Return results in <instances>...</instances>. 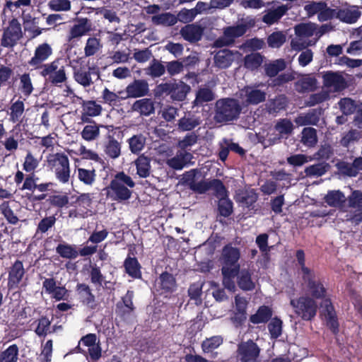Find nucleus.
Returning a JSON list of instances; mask_svg holds the SVG:
<instances>
[{
  "instance_id": "aec40b11",
  "label": "nucleus",
  "mask_w": 362,
  "mask_h": 362,
  "mask_svg": "<svg viewBox=\"0 0 362 362\" xmlns=\"http://www.w3.org/2000/svg\"><path fill=\"white\" fill-rule=\"evenodd\" d=\"M25 274L23 264L20 261H16L12 266L8 278V285L11 288L17 287L21 281Z\"/></svg>"
},
{
  "instance_id": "680f3d73",
  "label": "nucleus",
  "mask_w": 362,
  "mask_h": 362,
  "mask_svg": "<svg viewBox=\"0 0 362 362\" xmlns=\"http://www.w3.org/2000/svg\"><path fill=\"white\" fill-rule=\"evenodd\" d=\"M196 16V13L193 8H183L177 13L176 18L177 21H179L182 23H187L192 21Z\"/></svg>"
},
{
  "instance_id": "20e7f679",
  "label": "nucleus",
  "mask_w": 362,
  "mask_h": 362,
  "mask_svg": "<svg viewBox=\"0 0 362 362\" xmlns=\"http://www.w3.org/2000/svg\"><path fill=\"white\" fill-rule=\"evenodd\" d=\"M240 110V106L235 100H220L216 103L215 119L218 122L231 121L238 117Z\"/></svg>"
},
{
  "instance_id": "c9c22d12",
  "label": "nucleus",
  "mask_w": 362,
  "mask_h": 362,
  "mask_svg": "<svg viewBox=\"0 0 362 362\" xmlns=\"http://www.w3.org/2000/svg\"><path fill=\"white\" fill-rule=\"evenodd\" d=\"M152 21L157 25H163L167 26L173 25L177 23V18L175 15L170 13H165L152 17Z\"/></svg>"
},
{
  "instance_id": "a18cd8bd",
  "label": "nucleus",
  "mask_w": 362,
  "mask_h": 362,
  "mask_svg": "<svg viewBox=\"0 0 362 362\" xmlns=\"http://www.w3.org/2000/svg\"><path fill=\"white\" fill-rule=\"evenodd\" d=\"M39 164L40 159L35 157L31 152L28 151L23 164V170L27 173H33L37 168Z\"/></svg>"
},
{
  "instance_id": "052dcab7",
  "label": "nucleus",
  "mask_w": 362,
  "mask_h": 362,
  "mask_svg": "<svg viewBox=\"0 0 362 362\" xmlns=\"http://www.w3.org/2000/svg\"><path fill=\"white\" fill-rule=\"evenodd\" d=\"M315 40L313 43L311 41H306L304 37L296 35L291 42V48L296 51L302 50L308 46L314 45L316 42Z\"/></svg>"
},
{
  "instance_id": "c756f323",
  "label": "nucleus",
  "mask_w": 362,
  "mask_h": 362,
  "mask_svg": "<svg viewBox=\"0 0 362 362\" xmlns=\"http://www.w3.org/2000/svg\"><path fill=\"white\" fill-rule=\"evenodd\" d=\"M319 118L317 113L315 111H311L305 114H301L298 115L296 119L295 122L298 126H305L310 124H316L318 122Z\"/></svg>"
},
{
  "instance_id": "4c0bfd02",
  "label": "nucleus",
  "mask_w": 362,
  "mask_h": 362,
  "mask_svg": "<svg viewBox=\"0 0 362 362\" xmlns=\"http://www.w3.org/2000/svg\"><path fill=\"white\" fill-rule=\"evenodd\" d=\"M223 343V339L220 336H214L203 341L202 348L204 353L211 352L217 349Z\"/></svg>"
},
{
  "instance_id": "6e6d98bb",
  "label": "nucleus",
  "mask_w": 362,
  "mask_h": 362,
  "mask_svg": "<svg viewBox=\"0 0 362 362\" xmlns=\"http://www.w3.org/2000/svg\"><path fill=\"white\" fill-rule=\"evenodd\" d=\"M218 209L220 214L225 217L230 215L233 211V203L228 196L219 199Z\"/></svg>"
},
{
  "instance_id": "79ce46f5",
  "label": "nucleus",
  "mask_w": 362,
  "mask_h": 362,
  "mask_svg": "<svg viewBox=\"0 0 362 362\" xmlns=\"http://www.w3.org/2000/svg\"><path fill=\"white\" fill-rule=\"evenodd\" d=\"M47 6L54 11H69L71 8V4L69 0H49Z\"/></svg>"
},
{
  "instance_id": "473e14b6",
  "label": "nucleus",
  "mask_w": 362,
  "mask_h": 362,
  "mask_svg": "<svg viewBox=\"0 0 362 362\" xmlns=\"http://www.w3.org/2000/svg\"><path fill=\"white\" fill-rule=\"evenodd\" d=\"M298 84L303 90H315L318 88L317 80L312 74L303 76L298 81Z\"/></svg>"
},
{
  "instance_id": "6ab92c4d",
  "label": "nucleus",
  "mask_w": 362,
  "mask_h": 362,
  "mask_svg": "<svg viewBox=\"0 0 362 362\" xmlns=\"http://www.w3.org/2000/svg\"><path fill=\"white\" fill-rule=\"evenodd\" d=\"M156 287L161 293L172 292L175 288V280L170 274H162L156 281Z\"/></svg>"
},
{
  "instance_id": "8fccbe9b",
  "label": "nucleus",
  "mask_w": 362,
  "mask_h": 362,
  "mask_svg": "<svg viewBox=\"0 0 362 362\" xmlns=\"http://www.w3.org/2000/svg\"><path fill=\"white\" fill-rule=\"evenodd\" d=\"M327 165L323 163L310 165L305 169L307 176L319 177L325 173L327 169Z\"/></svg>"
},
{
  "instance_id": "f03ea898",
  "label": "nucleus",
  "mask_w": 362,
  "mask_h": 362,
  "mask_svg": "<svg viewBox=\"0 0 362 362\" xmlns=\"http://www.w3.org/2000/svg\"><path fill=\"white\" fill-rule=\"evenodd\" d=\"M134 186L135 182L130 176L123 172L119 173L115 175L107 187V195L115 201L128 200L132 196V189Z\"/></svg>"
},
{
  "instance_id": "c85d7f7f",
  "label": "nucleus",
  "mask_w": 362,
  "mask_h": 362,
  "mask_svg": "<svg viewBox=\"0 0 362 362\" xmlns=\"http://www.w3.org/2000/svg\"><path fill=\"white\" fill-rule=\"evenodd\" d=\"M271 309L267 306L260 307L257 313L250 317V321L254 324L267 322L272 316Z\"/></svg>"
},
{
  "instance_id": "a878e982",
  "label": "nucleus",
  "mask_w": 362,
  "mask_h": 362,
  "mask_svg": "<svg viewBox=\"0 0 362 362\" xmlns=\"http://www.w3.org/2000/svg\"><path fill=\"white\" fill-rule=\"evenodd\" d=\"M137 174L141 177H146L150 174V160L144 155L140 156L136 160Z\"/></svg>"
},
{
  "instance_id": "0e129e2a",
  "label": "nucleus",
  "mask_w": 362,
  "mask_h": 362,
  "mask_svg": "<svg viewBox=\"0 0 362 362\" xmlns=\"http://www.w3.org/2000/svg\"><path fill=\"white\" fill-rule=\"evenodd\" d=\"M268 328L272 338H277L281 334L282 322L278 318H274L269 324Z\"/></svg>"
},
{
  "instance_id": "f257e3e1",
  "label": "nucleus",
  "mask_w": 362,
  "mask_h": 362,
  "mask_svg": "<svg viewBox=\"0 0 362 362\" xmlns=\"http://www.w3.org/2000/svg\"><path fill=\"white\" fill-rule=\"evenodd\" d=\"M308 282H303L305 294L298 298L291 299L290 305L295 313L303 320H310L317 314L320 305L321 313L327 325L336 332L338 322L334 308L330 300L327 297L326 290L320 281L308 279Z\"/></svg>"
},
{
  "instance_id": "a19ab883",
  "label": "nucleus",
  "mask_w": 362,
  "mask_h": 362,
  "mask_svg": "<svg viewBox=\"0 0 362 362\" xmlns=\"http://www.w3.org/2000/svg\"><path fill=\"white\" fill-rule=\"evenodd\" d=\"M78 178L81 182L87 185H92L95 180V173L94 170H87L79 168L77 169Z\"/></svg>"
},
{
  "instance_id": "4d7b16f0",
  "label": "nucleus",
  "mask_w": 362,
  "mask_h": 362,
  "mask_svg": "<svg viewBox=\"0 0 362 362\" xmlns=\"http://www.w3.org/2000/svg\"><path fill=\"white\" fill-rule=\"evenodd\" d=\"M31 5V0H16L15 1H7L4 8V12L7 10L14 12L16 8L22 9L24 7H28Z\"/></svg>"
},
{
  "instance_id": "5701e85b",
  "label": "nucleus",
  "mask_w": 362,
  "mask_h": 362,
  "mask_svg": "<svg viewBox=\"0 0 362 362\" xmlns=\"http://www.w3.org/2000/svg\"><path fill=\"white\" fill-rule=\"evenodd\" d=\"M296 257L300 266V273L303 282H308V279H311L314 281H320L318 276L312 270L305 266V255L302 250H298L297 252Z\"/></svg>"
},
{
  "instance_id": "bf43d9fd",
  "label": "nucleus",
  "mask_w": 362,
  "mask_h": 362,
  "mask_svg": "<svg viewBox=\"0 0 362 362\" xmlns=\"http://www.w3.org/2000/svg\"><path fill=\"white\" fill-rule=\"evenodd\" d=\"M50 320L45 317L39 319L37 326L35 329V332L39 336H45L50 332Z\"/></svg>"
},
{
  "instance_id": "2f4dec72",
  "label": "nucleus",
  "mask_w": 362,
  "mask_h": 362,
  "mask_svg": "<svg viewBox=\"0 0 362 362\" xmlns=\"http://www.w3.org/2000/svg\"><path fill=\"white\" fill-rule=\"evenodd\" d=\"M18 348L16 344L9 346L0 354V362H17Z\"/></svg>"
},
{
  "instance_id": "7c9ffc66",
  "label": "nucleus",
  "mask_w": 362,
  "mask_h": 362,
  "mask_svg": "<svg viewBox=\"0 0 362 362\" xmlns=\"http://www.w3.org/2000/svg\"><path fill=\"white\" fill-rule=\"evenodd\" d=\"M129 149L133 153H139L144 148L146 144V138L141 135H134L128 139Z\"/></svg>"
},
{
  "instance_id": "f8f14e48",
  "label": "nucleus",
  "mask_w": 362,
  "mask_h": 362,
  "mask_svg": "<svg viewBox=\"0 0 362 362\" xmlns=\"http://www.w3.org/2000/svg\"><path fill=\"white\" fill-rule=\"evenodd\" d=\"M241 54L235 51L222 49L218 51L214 57L215 64L221 69L228 67L234 60L240 59Z\"/></svg>"
},
{
  "instance_id": "f3484780",
  "label": "nucleus",
  "mask_w": 362,
  "mask_h": 362,
  "mask_svg": "<svg viewBox=\"0 0 362 362\" xmlns=\"http://www.w3.org/2000/svg\"><path fill=\"white\" fill-rule=\"evenodd\" d=\"M90 28L91 23L87 18H81L78 20L77 23L74 25L70 29L68 36L69 41L86 35L89 30H90Z\"/></svg>"
},
{
  "instance_id": "774afa93",
  "label": "nucleus",
  "mask_w": 362,
  "mask_h": 362,
  "mask_svg": "<svg viewBox=\"0 0 362 362\" xmlns=\"http://www.w3.org/2000/svg\"><path fill=\"white\" fill-rule=\"evenodd\" d=\"M201 176V173L198 170H191L189 172H187L183 176L184 182L187 185L190 189H192V185H194L198 180L199 177Z\"/></svg>"
},
{
  "instance_id": "2eb2a0df",
  "label": "nucleus",
  "mask_w": 362,
  "mask_h": 362,
  "mask_svg": "<svg viewBox=\"0 0 362 362\" xmlns=\"http://www.w3.org/2000/svg\"><path fill=\"white\" fill-rule=\"evenodd\" d=\"M324 85L327 88L335 89L344 88L346 81L342 74L339 72L327 71L322 74Z\"/></svg>"
},
{
  "instance_id": "ea45409f",
  "label": "nucleus",
  "mask_w": 362,
  "mask_h": 362,
  "mask_svg": "<svg viewBox=\"0 0 362 362\" xmlns=\"http://www.w3.org/2000/svg\"><path fill=\"white\" fill-rule=\"evenodd\" d=\"M223 274V284L224 287L231 292H234L236 289L235 284L234 282V277L237 276L238 271L228 270L225 272L221 269Z\"/></svg>"
},
{
  "instance_id": "de8ad7c7",
  "label": "nucleus",
  "mask_w": 362,
  "mask_h": 362,
  "mask_svg": "<svg viewBox=\"0 0 362 362\" xmlns=\"http://www.w3.org/2000/svg\"><path fill=\"white\" fill-rule=\"evenodd\" d=\"M126 272L132 277L138 278L140 276L139 265L136 258H127L124 262Z\"/></svg>"
},
{
  "instance_id": "69168bd1",
  "label": "nucleus",
  "mask_w": 362,
  "mask_h": 362,
  "mask_svg": "<svg viewBox=\"0 0 362 362\" xmlns=\"http://www.w3.org/2000/svg\"><path fill=\"white\" fill-rule=\"evenodd\" d=\"M339 107L345 115H350L354 112L357 106L354 102L349 98L341 99L339 103Z\"/></svg>"
},
{
  "instance_id": "c03bdc74",
  "label": "nucleus",
  "mask_w": 362,
  "mask_h": 362,
  "mask_svg": "<svg viewBox=\"0 0 362 362\" xmlns=\"http://www.w3.org/2000/svg\"><path fill=\"white\" fill-rule=\"evenodd\" d=\"M165 67L164 65L156 59L151 61L150 65L146 69L147 74L154 78L161 76L165 73Z\"/></svg>"
},
{
  "instance_id": "72a5a7b5",
  "label": "nucleus",
  "mask_w": 362,
  "mask_h": 362,
  "mask_svg": "<svg viewBox=\"0 0 362 362\" xmlns=\"http://www.w3.org/2000/svg\"><path fill=\"white\" fill-rule=\"evenodd\" d=\"M257 196L253 190L239 191L236 194V200L249 206L256 202Z\"/></svg>"
},
{
  "instance_id": "f704fd0d",
  "label": "nucleus",
  "mask_w": 362,
  "mask_h": 362,
  "mask_svg": "<svg viewBox=\"0 0 362 362\" xmlns=\"http://www.w3.org/2000/svg\"><path fill=\"white\" fill-rule=\"evenodd\" d=\"M345 201V196L339 190H333L327 193L325 202L331 206H339Z\"/></svg>"
},
{
  "instance_id": "5fc2aeb1",
  "label": "nucleus",
  "mask_w": 362,
  "mask_h": 362,
  "mask_svg": "<svg viewBox=\"0 0 362 362\" xmlns=\"http://www.w3.org/2000/svg\"><path fill=\"white\" fill-rule=\"evenodd\" d=\"M293 129V125L292 122L287 119L279 120L275 126V129L281 136L290 134L292 132Z\"/></svg>"
},
{
  "instance_id": "ddd939ff",
  "label": "nucleus",
  "mask_w": 362,
  "mask_h": 362,
  "mask_svg": "<svg viewBox=\"0 0 362 362\" xmlns=\"http://www.w3.org/2000/svg\"><path fill=\"white\" fill-rule=\"evenodd\" d=\"M193 156L185 151H180L176 155L167 160V165L173 169L181 170L183 168L192 164Z\"/></svg>"
},
{
  "instance_id": "b1692460",
  "label": "nucleus",
  "mask_w": 362,
  "mask_h": 362,
  "mask_svg": "<svg viewBox=\"0 0 362 362\" xmlns=\"http://www.w3.org/2000/svg\"><path fill=\"white\" fill-rule=\"evenodd\" d=\"M238 286L244 291H250L255 288V282L251 278L250 272L247 269L239 270L238 272Z\"/></svg>"
},
{
  "instance_id": "6e6552de",
  "label": "nucleus",
  "mask_w": 362,
  "mask_h": 362,
  "mask_svg": "<svg viewBox=\"0 0 362 362\" xmlns=\"http://www.w3.org/2000/svg\"><path fill=\"white\" fill-rule=\"evenodd\" d=\"M92 204V197L90 194L85 193L81 194L77 199V207L76 209L69 211L71 218H86L92 215V211L90 207Z\"/></svg>"
},
{
  "instance_id": "412c9836",
  "label": "nucleus",
  "mask_w": 362,
  "mask_h": 362,
  "mask_svg": "<svg viewBox=\"0 0 362 362\" xmlns=\"http://www.w3.org/2000/svg\"><path fill=\"white\" fill-rule=\"evenodd\" d=\"M203 30L197 25L190 24L182 28L180 33L182 36L189 42H197L202 37Z\"/></svg>"
},
{
  "instance_id": "3c124183",
  "label": "nucleus",
  "mask_w": 362,
  "mask_h": 362,
  "mask_svg": "<svg viewBox=\"0 0 362 362\" xmlns=\"http://www.w3.org/2000/svg\"><path fill=\"white\" fill-rule=\"evenodd\" d=\"M361 137V132L356 129H351L344 135L341 139V144L343 146L347 147L350 144L358 141Z\"/></svg>"
},
{
  "instance_id": "39448f33",
  "label": "nucleus",
  "mask_w": 362,
  "mask_h": 362,
  "mask_svg": "<svg viewBox=\"0 0 362 362\" xmlns=\"http://www.w3.org/2000/svg\"><path fill=\"white\" fill-rule=\"evenodd\" d=\"M22 36L23 32L21 23L16 18H13L9 21L8 27L4 30L1 45L5 47H13Z\"/></svg>"
},
{
  "instance_id": "0eeeda50",
  "label": "nucleus",
  "mask_w": 362,
  "mask_h": 362,
  "mask_svg": "<svg viewBox=\"0 0 362 362\" xmlns=\"http://www.w3.org/2000/svg\"><path fill=\"white\" fill-rule=\"evenodd\" d=\"M240 252L238 249L227 245L224 247L222 252V269L225 272L228 270H240V265L238 262L240 258Z\"/></svg>"
},
{
  "instance_id": "49530a36",
  "label": "nucleus",
  "mask_w": 362,
  "mask_h": 362,
  "mask_svg": "<svg viewBox=\"0 0 362 362\" xmlns=\"http://www.w3.org/2000/svg\"><path fill=\"white\" fill-rule=\"evenodd\" d=\"M263 58L259 53H252L245 58V66L247 69L254 70L257 69L262 63Z\"/></svg>"
},
{
  "instance_id": "423d86ee",
  "label": "nucleus",
  "mask_w": 362,
  "mask_h": 362,
  "mask_svg": "<svg viewBox=\"0 0 362 362\" xmlns=\"http://www.w3.org/2000/svg\"><path fill=\"white\" fill-rule=\"evenodd\" d=\"M40 74L44 77L49 76L53 83H62L66 78L64 66L60 64L59 60L42 66Z\"/></svg>"
},
{
  "instance_id": "37998d69",
  "label": "nucleus",
  "mask_w": 362,
  "mask_h": 362,
  "mask_svg": "<svg viewBox=\"0 0 362 362\" xmlns=\"http://www.w3.org/2000/svg\"><path fill=\"white\" fill-rule=\"evenodd\" d=\"M56 251L61 257L66 259H74L78 256L76 250L68 244L59 245L56 248Z\"/></svg>"
},
{
  "instance_id": "4be33fe9",
  "label": "nucleus",
  "mask_w": 362,
  "mask_h": 362,
  "mask_svg": "<svg viewBox=\"0 0 362 362\" xmlns=\"http://www.w3.org/2000/svg\"><path fill=\"white\" fill-rule=\"evenodd\" d=\"M105 127V126L103 124H97L95 122H92L83 127L81 132V136L86 141H95L99 138L100 128Z\"/></svg>"
},
{
  "instance_id": "338daca9",
  "label": "nucleus",
  "mask_w": 362,
  "mask_h": 362,
  "mask_svg": "<svg viewBox=\"0 0 362 362\" xmlns=\"http://www.w3.org/2000/svg\"><path fill=\"white\" fill-rule=\"evenodd\" d=\"M19 138L17 134H12L7 137L3 142L6 151L13 153L18 149Z\"/></svg>"
},
{
  "instance_id": "393cba45",
  "label": "nucleus",
  "mask_w": 362,
  "mask_h": 362,
  "mask_svg": "<svg viewBox=\"0 0 362 362\" xmlns=\"http://www.w3.org/2000/svg\"><path fill=\"white\" fill-rule=\"evenodd\" d=\"M104 151L108 157L117 158L121 154V144L115 139L110 136L104 146Z\"/></svg>"
},
{
  "instance_id": "58836bf2",
  "label": "nucleus",
  "mask_w": 362,
  "mask_h": 362,
  "mask_svg": "<svg viewBox=\"0 0 362 362\" xmlns=\"http://www.w3.org/2000/svg\"><path fill=\"white\" fill-rule=\"evenodd\" d=\"M101 107L93 101H88L84 103L83 107L82 119L85 121V117H95L100 114Z\"/></svg>"
},
{
  "instance_id": "13d9d810",
  "label": "nucleus",
  "mask_w": 362,
  "mask_h": 362,
  "mask_svg": "<svg viewBox=\"0 0 362 362\" xmlns=\"http://www.w3.org/2000/svg\"><path fill=\"white\" fill-rule=\"evenodd\" d=\"M0 211L10 223L16 224L18 222V218L11 210L9 202H4L0 204Z\"/></svg>"
},
{
  "instance_id": "7ed1b4c3",
  "label": "nucleus",
  "mask_w": 362,
  "mask_h": 362,
  "mask_svg": "<svg viewBox=\"0 0 362 362\" xmlns=\"http://www.w3.org/2000/svg\"><path fill=\"white\" fill-rule=\"evenodd\" d=\"M47 163V168L54 173L58 181L63 184L69 182L71 170L67 156L62 153L50 154Z\"/></svg>"
},
{
  "instance_id": "9d476101",
  "label": "nucleus",
  "mask_w": 362,
  "mask_h": 362,
  "mask_svg": "<svg viewBox=\"0 0 362 362\" xmlns=\"http://www.w3.org/2000/svg\"><path fill=\"white\" fill-rule=\"evenodd\" d=\"M238 353L243 362H258L259 349L251 340L241 343L238 346Z\"/></svg>"
},
{
  "instance_id": "dca6fc26",
  "label": "nucleus",
  "mask_w": 362,
  "mask_h": 362,
  "mask_svg": "<svg viewBox=\"0 0 362 362\" xmlns=\"http://www.w3.org/2000/svg\"><path fill=\"white\" fill-rule=\"evenodd\" d=\"M247 30V25L244 23L230 26L224 29L223 40L224 45L232 43L235 38L242 36Z\"/></svg>"
},
{
  "instance_id": "9b49d317",
  "label": "nucleus",
  "mask_w": 362,
  "mask_h": 362,
  "mask_svg": "<svg viewBox=\"0 0 362 362\" xmlns=\"http://www.w3.org/2000/svg\"><path fill=\"white\" fill-rule=\"evenodd\" d=\"M52 54V49L48 43H42L36 47L33 57L29 60L31 66L38 68L40 64L47 60Z\"/></svg>"
},
{
  "instance_id": "e433bc0d",
  "label": "nucleus",
  "mask_w": 362,
  "mask_h": 362,
  "mask_svg": "<svg viewBox=\"0 0 362 362\" xmlns=\"http://www.w3.org/2000/svg\"><path fill=\"white\" fill-rule=\"evenodd\" d=\"M301 141L307 146H314L317 141L316 130L312 127H305L302 132Z\"/></svg>"
},
{
  "instance_id": "cd10ccee",
  "label": "nucleus",
  "mask_w": 362,
  "mask_h": 362,
  "mask_svg": "<svg viewBox=\"0 0 362 362\" xmlns=\"http://www.w3.org/2000/svg\"><path fill=\"white\" fill-rule=\"evenodd\" d=\"M286 67V62L284 59H279L265 66V72L269 76H275Z\"/></svg>"
},
{
  "instance_id": "e2e57ef3",
  "label": "nucleus",
  "mask_w": 362,
  "mask_h": 362,
  "mask_svg": "<svg viewBox=\"0 0 362 362\" xmlns=\"http://www.w3.org/2000/svg\"><path fill=\"white\" fill-rule=\"evenodd\" d=\"M11 119L12 122H18L24 110V105L23 102L17 101L13 103L11 106Z\"/></svg>"
},
{
  "instance_id": "603ef678",
  "label": "nucleus",
  "mask_w": 362,
  "mask_h": 362,
  "mask_svg": "<svg viewBox=\"0 0 362 362\" xmlns=\"http://www.w3.org/2000/svg\"><path fill=\"white\" fill-rule=\"evenodd\" d=\"M199 124V119L194 117H184L178 122V127L182 131H189Z\"/></svg>"
},
{
  "instance_id": "1a4fd4ad",
  "label": "nucleus",
  "mask_w": 362,
  "mask_h": 362,
  "mask_svg": "<svg viewBox=\"0 0 362 362\" xmlns=\"http://www.w3.org/2000/svg\"><path fill=\"white\" fill-rule=\"evenodd\" d=\"M361 16L359 7L354 5L346 4L337 10V18L348 24L355 23Z\"/></svg>"
},
{
  "instance_id": "09e8293b",
  "label": "nucleus",
  "mask_w": 362,
  "mask_h": 362,
  "mask_svg": "<svg viewBox=\"0 0 362 362\" xmlns=\"http://www.w3.org/2000/svg\"><path fill=\"white\" fill-rule=\"evenodd\" d=\"M100 40L96 37H90L87 40L84 47V52L86 57L94 55L101 48Z\"/></svg>"
},
{
  "instance_id": "a211bd4d",
  "label": "nucleus",
  "mask_w": 362,
  "mask_h": 362,
  "mask_svg": "<svg viewBox=\"0 0 362 362\" xmlns=\"http://www.w3.org/2000/svg\"><path fill=\"white\" fill-rule=\"evenodd\" d=\"M292 6L287 4L269 10L262 18V21L268 25L277 22L291 8Z\"/></svg>"
},
{
  "instance_id": "864d4df0",
  "label": "nucleus",
  "mask_w": 362,
  "mask_h": 362,
  "mask_svg": "<svg viewBox=\"0 0 362 362\" xmlns=\"http://www.w3.org/2000/svg\"><path fill=\"white\" fill-rule=\"evenodd\" d=\"M286 38V35L282 32H275L269 36L267 42L269 47L278 48L285 42Z\"/></svg>"
},
{
  "instance_id": "4468645a",
  "label": "nucleus",
  "mask_w": 362,
  "mask_h": 362,
  "mask_svg": "<svg viewBox=\"0 0 362 362\" xmlns=\"http://www.w3.org/2000/svg\"><path fill=\"white\" fill-rule=\"evenodd\" d=\"M247 300L243 297L236 296L235 297V308L232 312L231 320L240 325L246 320Z\"/></svg>"
},
{
  "instance_id": "bb28decb",
  "label": "nucleus",
  "mask_w": 362,
  "mask_h": 362,
  "mask_svg": "<svg viewBox=\"0 0 362 362\" xmlns=\"http://www.w3.org/2000/svg\"><path fill=\"white\" fill-rule=\"evenodd\" d=\"M296 35L304 38L316 35V25L315 23H301L295 27Z\"/></svg>"
}]
</instances>
